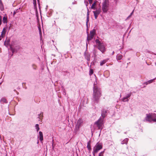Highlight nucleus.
Masks as SVG:
<instances>
[{
  "label": "nucleus",
  "mask_w": 156,
  "mask_h": 156,
  "mask_svg": "<svg viewBox=\"0 0 156 156\" xmlns=\"http://www.w3.org/2000/svg\"><path fill=\"white\" fill-rule=\"evenodd\" d=\"M155 79V78H154L153 79L150 80L148 81V82H149V83H151L153 82L154 80Z\"/></svg>",
  "instance_id": "34"
},
{
  "label": "nucleus",
  "mask_w": 156,
  "mask_h": 156,
  "mask_svg": "<svg viewBox=\"0 0 156 156\" xmlns=\"http://www.w3.org/2000/svg\"><path fill=\"white\" fill-rule=\"evenodd\" d=\"M85 58L87 60L88 62H87V63L88 65H89L88 62L90 61V54L88 52H85Z\"/></svg>",
  "instance_id": "11"
},
{
  "label": "nucleus",
  "mask_w": 156,
  "mask_h": 156,
  "mask_svg": "<svg viewBox=\"0 0 156 156\" xmlns=\"http://www.w3.org/2000/svg\"><path fill=\"white\" fill-rule=\"evenodd\" d=\"M4 8L3 4L1 0H0V9L1 11L4 10Z\"/></svg>",
  "instance_id": "18"
},
{
  "label": "nucleus",
  "mask_w": 156,
  "mask_h": 156,
  "mask_svg": "<svg viewBox=\"0 0 156 156\" xmlns=\"http://www.w3.org/2000/svg\"><path fill=\"white\" fill-rule=\"evenodd\" d=\"M107 112V111L105 109H103L102 110L101 115V116L102 117V118L104 119V118L105 117V116L106 115Z\"/></svg>",
  "instance_id": "13"
},
{
  "label": "nucleus",
  "mask_w": 156,
  "mask_h": 156,
  "mask_svg": "<svg viewBox=\"0 0 156 156\" xmlns=\"http://www.w3.org/2000/svg\"><path fill=\"white\" fill-rule=\"evenodd\" d=\"M103 121V119L100 117L97 121L94 123V124L97 125L99 129H100L102 128Z\"/></svg>",
  "instance_id": "6"
},
{
  "label": "nucleus",
  "mask_w": 156,
  "mask_h": 156,
  "mask_svg": "<svg viewBox=\"0 0 156 156\" xmlns=\"http://www.w3.org/2000/svg\"><path fill=\"white\" fill-rule=\"evenodd\" d=\"M2 17L1 16H0V25H1L2 23Z\"/></svg>",
  "instance_id": "36"
},
{
  "label": "nucleus",
  "mask_w": 156,
  "mask_h": 156,
  "mask_svg": "<svg viewBox=\"0 0 156 156\" xmlns=\"http://www.w3.org/2000/svg\"><path fill=\"white\" fill-rule=\"evenodd\" d=\"M97 153V152H95L94 151V150H93V152H92L93 155L94 156H95V153Z\"/></svg>",
  "instance_id": "35"
},
{
  "label": "nucleus",
  "mask_w": 156,
  "mask_h": 156,
  "mask_svg": "<svg viewBox=\"0 0 156 156\" xmlns=\"http://www.w3.org/2000/svg\"><path fill=\"white\" fill-rule=\"evenodd\" d=\"M144 120L150 122H156V115L155 114L149 113L146 114Z\"/></svg>",
  "instance_id": "3"
},
{
  "label": "nucleus",
  "mask_w": 156,
  "mask_h": 156,
  "mask_svg": "<svg viewBox=\"0 0 156 156\" xmlns=\"http://www.w3.org/2000/svg\"><path fill=\"white\" fill-rule=\"evenodd\" d=\"M114 53V51H113V52H112V54H113Z\"/></svg>",
  "instance_id": "45"
},
{
  "label": "nucleus",
  "mask_w": 156,
  "mask_h": 156,
  "mask_svg": "<svg viewBox=\"0 0 156 156\" xmlns=\"http://www.w3.org/2000/svg\"><path fill=\"white\" fill-rule=\"evenodd\" d=\"M101 95V89L96 85L94 84L93 87V93L92 98V103L93 105L98 104L100 97Z\"/></svg>",
  "instance_id": "1"
},
{
  "label": "nucleus",
  "mask_w": 156,
  "mask_h": 156,
  "mask_svg": "<svg viewBox=\"0 0 156 156\" xmlns=\"http://www.w3.org/2000/svg\"><path fill=\"white\" fill-rule=\"evenodd\" d=\"M39 138L40 141L42 142L43 140V133L41 131H39Z\"/></svg>",
  "instance_id": "14"
},
{
  "label": "nucleus",
  "mask_w": 156,
  "mask_h": 156,
  "mask_svg": "<svg viewBox=\"0 0 156 156\" xmlns=\"http://www.w3.org/2000/svg\"><path fill=\"white\" fill-rule=\"evenodd\" d=\"M122 100L123 102H128L129 101L128 99L126 98V97H123L122 98Z\"/></svg>",
  "instance_id": "23"
},
{
  "label": "nucleus",
  "mask_w": 156,
  "mask_h": 156,
  "mask_svg": "<svg viewBox=\"0 0 156 156\" xmlns=\"http://www.w3.org/2000/svg\"><path fill=\"white\" fill-rule=\"evenodd\" d=\"M87 147L88 148L89 150H91V148L90 147V145L89 142H88L87 143Z\"/></svg>",
  "instance_id": "28"
},
{
  "label": "nucleus",
  "mask_w": 156,
  "mask_h": 156,
  "mask_svg": "<svg viewBox=\"0 0 156 156\" xmlns=\"http://www.w3.org/2000/svg\"><path fill=\"white\" fill-rule=\"evenodd\" d=\"M4 35H2L0 36V41L1 40L2 37H3Z\"/></svg>",
  "instance_id": "40"
},
{
  "label": "nucleus",
  "mask_w": 156,
  "mask_h": 156,
  "mask_svg": "<svg viewBox=\"0 0 156 156\" xmlns=\"http://www.w3.org/2000/svg\"><path fill=\"white\" fill-rule=\"evenodd\" d=\"M93 73V69H91L89 71V74L90 75H92Z\"/></svg>",
  "instance_id": "30"
},
{
  "label": "nucleus",
  "mask_w": 156,
  "mask_h": 156,
  "mask_svg": "<svg viewBox=\"0 0 156 156\" xmlns=\"http://www.w3.org/2000/svg\"><path fill=\"white\" fill-rule=\"evenodd\" d=\"M8 29H9H9H10V27H9Z\"/></svg>",
  "instance_id": "47"
},
{
  "label": "nucleus",
  "mask_w": 156,
  "mask_h": 156,
  "mask_svg": "<svg viewBox=\"0 0 156 156\" xmlns=\"http://www.w3.org/2000/svg\"><path fill=\"white\" fill-rule=\"evenodd\" d=\"M72 4H75V3H74V2H73L72 3Z\"/></svg>",
  "instance_id": "44"
},
{
  "label": "nucleus",
  "mask_w": 156,
  "mask_h": 156,
  "mask_svg": "<svg viewBox=\"0 0 156 156\" xmlns=\"http://www.w3.org/2000/svg\"><path fill=\"white\" fill-rule=\"evenodd\" d=\"M0 102L1 104H4V103H7V101L4 98H1L0 100Z\"/></svg>",
  "instance_id": "17"
},
{
  "label": "nucleus",
  "mask_w": 156,
  "mask_h": 156,
  "mask_svg": "<svg viewBox=\"0 0 156 156\" xmlns=\"http://www.w3.org/2000/svg\"><path fill=\"white\" fill-rule=\"evenodd\" d=\"M32 66L33 68L34 69V70L36 69V68H37V66L36 65H35L34 64H33Z\"/></svg>",
  "instance_id": "33"
},
{
  "label": "nucleus",
  "mask_w": 156,
  "mask_h": 156,
  "mask_svg": "<svg viewBox=\"0 0 156 156\" xmlns=\"http://www.w3.org/2000/svg\"><path fill=\"white\" fill-rule=\"evenodd\" d=\"M131 95V93H130L129 94H127L126 96V97L128 99V98H129Z\"/></svg>",
  "instance_id": "29"
},
{
  "label": "nucleus",
  "mask_w": 156,
  "mask_h": 156,
  "mask_svg": "<svg viewBox=\"0 0 156 156\" xmlns=\"http://www.w3.org/2000/svg\"><path fill=\"white\" fill-rule=\"evenodd\" d=\"M84 3H85V4L87 6V22H86V24L87 25V23L89 21V9H88V7H87V6L88 5L89 3L88 2L86 1H84Z\"/></svg>",
  "instance_id": "10"
},
{
  "label": "nucleus",
  "mask_w": 156,
  "mask_h": 156,
  "mask_svg": "<svg viewBox=\"0 0 156 156\" xmlns=\"http://www.w3.org/2000/svg\"><path fill=\"white\" fill-rule=\"evenodd\" d=\"M16 12H17V11H14V12H13V15H14L16 13Z\"/></svg>",
  "instance_id": "42"
},
{
  "label": "nucleus",
  "mask_w": 156,
  "mask_h": 156,
  "mask_svg": "<svg viewBox=\"0 0 156 156\" xmlns=\"http://www.w3.org/2000/svg\"><path fill=\"white\" fill-rule=\"evenodd\" d=\"M37 1H38V5L39 6V8H40V3L39 0H37Z\"/></svg>",
  "instance_id": "39"
},
{
  "label": "nucleus",
  "mask_w": 156,
  "mask_h": 156,
  "mask_svg": "<svg viewBox=\"0 0 156 156\" xmlns=\"http://www.w3.org/2000/svg\"><path fill=\"white\" fill-rule=\"evenodd\" d=\"M2 22L3 23H7V18L5 16H4L3 18Z\"/></svg>",
  "instance_id": "20"
},
{
  "label": "nucleus",
  "mask_w": 156,
  "mask_h": 156,
  "mask_svg": "<svg viewBox=\"0 0 156 156\" xmlns=\"http://www.w3.org/2000/svg\"><path fill=\"white\" fill-rule=\"evenodd\" d=\"M98 48L102 53L105 51V45L103 43L98 44Z\"/></svg>",
  "instance_id": "9"
},
{
  "label": "nucleus",
  "mask_w": 156,
  "mask_h": 156,
  "mask_svg": "<svg viewBox=\"0 0 156 156\" xmlns=\"http://www.w3.org/2000/svg\"><path fill=\"white\" fill-rule=\"evenodd\" d=\"M43 117V113L41 112L40 114L38 115V120L39 121H41V119H42Z\"/></svg>",
  "instance_id": "16"
},
{
  "label": "nucleus",
  "mask_w": 156,
  "mask_h": 156,
  "mask_svg": "<svg viewBox=\"0 0 156 156\" xmlns=\"http://www.w3.org/2000/svg\"><path fill=\"white\" fill-rule=\"evenodd\" d=\"M128 138H126L121 142V144H126L128 142Z\"/></svg>",
  "instance_id": "21"
},
{
  "label": "nucleus",
  "mask_w": 156,
  "mask_h": 156,
  "mask_svg": "<svg viewBox=\"0 0 156 156\" xmlns=\"http://www.w3.org/2000/svg\"><path fill=\"white\" fill-rule=\"evenodd\" d=\"M39 143V141H38L37 142V144H38Z\"/></svg>",
  "instance_id": "46"
},
{
  "label": "nucleus",
  "mask_w": 156,
  "mask_h": 156,
  "mask_svg": "<svg viewBox=\"0 0 156 156\" xmlns=\"http://www.w3.org/2000/svg\"><path fill=\"white\" fill-rule=\"evenodd\" d=\"M122 56L121 55H118L117 56V58L119 60L122 59Z\"/></svg>",
  "instance_id": "26"
},
{
  "label": "nucleus",
  "mask_w": 156,
  "mask_h": 156,
  "mask_svg": "<svg viewBox=\"0 0 156 156\" xmlns=\"http://www.w3.org/2000/svg\"><path fill=\"white\" fill-rule=\"evenodd\" d=\"M136 0L137 1H138V0Z\"/></svg>",
  "instance_id": "49"
},
{
  "label": "nucleus",
  "mask_w": 156,
  "mask_h": 156,
  "mask_svg": "<svg viewBox=\"0 0 156 156\" xmlns=\"http://www.w3.org/2000/svg\"><path fill=\"white\" fill-rule=\"evenodd\" d=\"M95 42H96V43L98 44H101L102 43L100 42L99 41V40H98V39H96L95 40Z\"/></svg>",
  "instance_id": "31"
},
{
  "label": "nucleus",
  "mask_w": 156,
  "mask_h": 156,
  "mask_svg": "<svg viewBox=\"0 0 156 156\" xmlns=\"http://www.w3.org/2000/svg\"><path fill=\"white\" fill-rule=\"evenodd\" d=\"M35 127L37 131V132H38V131L39 130V129H40V128H39V127L38 124H36L35 125Z\"/></svg>",
  "instance_id": "27"
},
{
  "label": "nucleus",
  "mask_w": 156,
  "mask_h": 156,
  "mask_svg": "<svg viewBox=\"0 0 156 156\" xmlns=\"http://www.w3.org/2000/svg\"><path fill=\"white\" fill-rule=\"evenodd\" d=\"M93 0H88L90 4L92 3Z\"/></svg>",
  "instance_id": "38"
},
{
  "label": "nucleus",
  "mask_w": 156,
  "mask_h": 156,
  "mask_svg": "<svg viewBox=\"0 0 156 156\" xmlns=\"http://www.w3.org/2000/svg\"><path fill=\"white\" fill-rule=\"evenodd\" d=\"M102 148V144L97 143L93 148V150H94L95 152H98Z\"/></svg>",
  "instance_id": "7"
},
{
  "label": "nucleus",
  "mask_w": 156,
  "mask_h": 156,
  "mask_svg": "<svg viewBox=\"0 0 156 156\" xmlns=\"http://www.w3.org/2000/svg\"><path fill=\"white\" fill-rule=\"evenodd\" d=\"M95 34V30L93 29L90 31V34H87V41L86 42V47H87V44L89 43V41L91 40L93 38L94 35Z\"/></svg>",
  "instance_id": "4"
},
{
  "label": "nucleus",
  "mask_w": 156,
  "mask_h": 156,
  "mask_svg": "<svg viewBox=\"0 0 156 156\" xmlns=\"http://www.w3.org/2000/svg\"><path fill=\"white\" fill-rule=\"evenodd\" d=\"M20 48V47L19 45L18 42L17 41L15 40L12 41L11 45H10V51L12 53L11 56L14 53H16Z\"/></svg>",
  "instance_id": "2"
},
{
  "label": "nucleus",
  "mask_w": 156,
  "mask_h": 156,
  "mask_svg": "<svg viewBox=\"0 0 156 156\" xmlns=\"http://www.w3.org/2000/svg\"><path fill=\"white\" fill-rule=\"evenodd\" d=\"M109 2L108 0H104L102 3V10L104 13H106L108 10Z\"/></svg>",
  "instance_id": "5"
},
{
  "label": "nucleus",
  "mask_w": 156,
  "mask_h": 156,
  "mask_svg": "<svg viewBox=\"0 0 156 156\" xmlns=\"http://www.w3.org/2000/svg\"><path fill=\"white\" fill-rule=\"evenodd\" d=\"M33 4L34 9H37V3L36 0H33Z\"/></svg>",
  "instance_id": "25"
},
{
  "label": "nucleus",
  "mask_w": 156,
  "mask_h": 156,
  "mask_svg": "<svg viewBox=\"0 0 156 156\" xmlns=\"http://www.w3.org/2000/svg\"><path fill=\"white\" fill-rule=\"evenodd\" d=\"M133 12H134V10H133L132 12L131 13V14H130V15L131 16H132V15H133Z\"/></svg>",
  "instance_id": "41"
},
{
  "label": "nucleus",
  "mask_w": 156,
  "mask_h": 156,
  "mask_svg": "<svg viewBox=\"0 0 156 156\" xmlns=\"http://www.w3.org/2000/svg\"><path fill=\"white\" fill-rule=\"evenodd\" d=\"M104 151H101V152L99 154V156H103V154L104 153Z\"/></svg>",
  "instance_id": "32"
},
{
  "label": "nucleus",
  "mask_w": 156,
  "mask_h": 156,
  "mask_svg": "<svg viewBox=\"0 0 156 156\" xmlns=\"http://www.w3.org/2000/svg\"><path fill=\"white\" fill-rule=\"evenodd\" d=\"M107 60L106 59L102 61H101L100 62V64L101 66H103L104 64L107 62Z\"/></svg>",
  "instance_id": "19"
},
{
  "label": "nucleus",
  "mask_w": 156,
  "mask_h": 156,
  "mask_svg": "<svg viewBox=\"0 0 156 156\" xmlns=\"http://www.w3.org/2000/svg\"><path fill=\"white\" fill-rule=\"evenodd\" d=\"M5 45L8 48L9 50L10 47V40L8 39H7L4 42Z\"/></svg>",
  "instance_id": "12"
},
{
  "label": "nucleus",
  "mask_w": 156,
  "mask_h": 156,
  "mask_svg": "<svg viewBox=\"0 0 156 156\" xmlns=\"http://www.w3.org/2000/svg\"><path fill=\"white\" fill-rule=\"evenodd\" d=\"M131 16H130V15L127 17V19H129L130 17H131Z\"/></svg>",
  "instance_id": "43"
},
{
  "label": "nucleus",
  "mask_w": 156,
  "mask_h": 156,
  "mask_svg": "<svg viewBox=\"0 0 156 156\" xmlns=\"http://www.w3.org/2000/svg\"><path fill=\"white\" fill-rule=\"evenodd\" d=\"M6 31V28H4L3 29V30L2 32V35H4L5 34V32Z\"/></svg>",
  "instance_id": "24"
},
{
  "label": "nucleus",
  "mask_w": 156,
  "mask_h": 156,
  "mask_svg": "<svg viewBox=\"0 0 156 156\" xmlns=\"http://www.w3.org/2000/svg\"><path fill=\"white\" fill-rule=\"evenodd\" d=\"M82 123V121L81 119H79L77 121V124L78 126H79Z\"/></svg>",
  "instance_id": "22"
},
{
  "label": "nucleus",
  "mask_w": 156,
  "mask_h": 156,
  "mask_svg": "<svg viewBox=\"0 0 156 156\" xmlns=\"http://www.w3.org/2000/svg\"><path fill=\"white\" fill-rule=\"evenodd\" d=\"M98 2V1L97 0H95L94 1V3L92 5L91 8L93 10H95L96 9V6L97 5V3Z\"/></svg>",
  "instance_id": "15"
},
{
  "label": "nucleus",
  "mask_w": 156,
  "mask_h": 156,
  "mask_svg": "<svg viewBox=\"0 0 156 156\" xmlns=\"http://www.w3.org/2000/svg\"><path fill=\"white\" fill-rule=\"evenodd\" d=\"M95 10H96L93 11V12L94 14V16L95 19H97L98 16L101 12V8H99L98 9L96 8Z\"/></svg>",
  "instance_id": "8"
},
{
  "label": "nucleus",
  "mask_w": 156,
  "mask_h": 156,
  "mask_svg": "<svg viewBox=\"0 0 156 156\" xmlns=\"http://www.w3.org/2000/svg\"><path fill=\"white\" fill-rule=\"evenodd\" d=\"M1 84V83H0V85Z\"/></svg>",
  "instance_id": "48"
},
{
  "label": "nucleus",
  "mask_w": 156,
  "mask_h": 156,
  "mask_svg": "<svg viewBox=\"0 0 156 156\" xmlns=\"http://www.w3.org/2000/svg\"><path fill=\"white\" fill-rule=\"evenodd\" d=\"M148 84H149V83L148 82V81L144 83V84L147 85Z\"/></svg>",
  "instance_id": "37"
}]
</instances>
